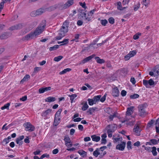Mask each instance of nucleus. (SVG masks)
I'll return each instance as SVG.
<instances>
[{"instance_id":"nucleus-1","label":"nucleus","mask_w":159,"mask_h":159,"mask_svg":"<svg viewBox=\"0 0 159 159\" xmlns=\"http://www.w3.org/2000/svg\"><path fill=\"white\" fill-rule=\"evenodd\" d=\"M69 22L66 20L63 23L62 26L59 31L58 35L55 37L57 40H60L65 36L68 31Z\"/></svg>"},{"instance_id":"nucleus-2","label":"nucleus","mask_w":159,"mask_h":159,"mask_svg":"<svg viewBox=\"0 0 159 159\" xmlns=\"http://www.w3.org/2000/svg\"><path fill=\"white\" fill-rule=\"evenodd\" d=\"M46 21L45 20H43L40 25L34 32L35 36L40 34L43 31L46 26Z\"/></svg>"},{"instance_id":"nucleus-3","label":"nucleus","mask_w":159,"mask_h":159,"mask_svg":"<svg viewBox=\"0 0 159 159\" xmlns=\"http://www.w3.org/2000/svg\"><path fill=\"white\" fill-rule=\"evenodd\" d=\"M146 104H141L138 106V110L139 115L142 117L145 116L147 113L145 111V109L147 106Z\"/></svg>"},{"instance_id":"nucleus-4","label":"nucleus","mask_w":159,"mask_h":159,"mask_svg":"<svg viewBox=\"0 0 159 159\" xmlns=\"http://www.w3.org/2000/svg\"><path fill=\"white\" fill-rule=\"evenodd\" d=\"M24 125L26 131L31 132L34 130L35 129L34 127L29 122L25 123Z\"/></svg>"},{"instance_id":"nucleus-5","label":"nucleus","mask_w":159,"mask_h":159,"mask_svg":"<svg viewBox=\"0 0 159 159\" xmlns=\"http://www.w3.org/2000/svg\"><path fill=\"white\" fill-rule=\"evenodd\" d=\"M141 131V129L139 128V125H135L133 129V131L135 134L137 136L139 135Z\"/></svg>"},{"instance_id":"nucleus-6","label":"nucleus","mask_w":159,"mask_h":159,"mask_svg":"<svg viewBox=\"0 0 159 159\" xmlns=\"http://www.w3.org/2000/svg\"><path fill=\"white\" fill-rule=\"evenodd\" d=\"M73 3V0H68L66 3L64 4L61 5V6L63 9H65L72 5Z\"/></svg>"},{"instance_id":"nucleus-7","label":"nucleus","mask_w":159,"mask_h":159,"mask_svg":"<svg viewBox=\"0 0 159 159\" xmlns=\"http://www.w3.org/2000/svg\"><path fill=\"white\" fill-rule=\"evenodd\" d=\"M73 3V0H68L66 3L64 4L61 5V6L63 9H65L72 5Z\"/></svg>"},{"instance_id":"nucleus-8","label":"nucleus","mask_w":159,"mask_h":159,"mask_svg":"<svg viewBox=\"0 0 159 159\" xmlns=\"http://www.w3.org/2000/svg\"><path fill=\"white\" fill-rule=\"evenodd\" d=\"M125 143L124 142H122L121 143L118 144L116 146V148L120 150H123L125 146Z\"/></svg>"},{"instance_id":"nucleus-9","label":"nucleus","mask_w":159,"mask_h":159,"mask_svg":"<svg viewBox=\"0 0 159 159\" xmlns=\"http://www.w3.org/2000/svg\"><path fill=\"white\" fill-rule=\"evenodd\" d=\"M34 33L31 32L29 34L26 35L24 38V40H29L33 39L35 37Z\"/></svg>"},{"instance_id":"nucleus-10","label":"nucleus","mask_w":159,"mask_h":159,"mask_svg":"<svg viewBox=\"0 0 159 159\" xmlns=\"http://www.w3.org/2000/svg\"><path fill=\"white\" fill-rule=\"evenodd\" d=\"M52 110L50 109H48L46 111L43 112L41 116L43 117H44V119H46L48 118V115L51 113Z\"/></svg>"},{"instance_id":"nucleus-11","label":"nucleus","mask_w":159,"mask_h":159,"mask_svg":"<svg viewBox=\"0 0 159 159\" xmlns=\"http://www.w3.org/2000/svg\"><path fill=\"white\" fill-rule=\"evenodd\" d=\"M112 95L114 97H117L119 95V91L117 87L114 88L112 91Z\"/></svg>"},{"instance_id":"nucleus-12","label":"nucleus","mask_w":159,"mask_h":159,"mask_svg":"<svg viewBox=\"0 0 159 159\" xmlns=\"http://www.w3.org/2000/svg\"><path fill=\"white\" fill-rule=\"evenodd\" d=\"M24 138V135H21L19 137L16 139V143L19 144V146L21 145L23 143V141H22Z\"/></svg>"},{"instance_id":"nucleus-13","label":"nucleus","mask_w":159,"mask_h":159,"mask_svg":"<svg viewBox=\"0 0 159 159\" xmlns=\"http://www.w3.org/2000/svg\"><path fill=\"white\" fill-rule=\"evenodd\" d=\"M9 36V34L7 32H5L2 34L0 35V39H7Z\"/></svg>"},{"instance_id":"nucleus-14","label":"nucleus","mask_w":159,"mask_h":159,"mask_svg":"<svg viewBox=\"0 0 159 159\" xmlns=\"http://www.w3.org/2000/svg\"><path fill=\"white\" fill-rule=\"evenodd\" d=\"M153 72H155L154 76L159 75V66H156L153 70Z\"/></svg>"},{"instance_id":"nucleus-15","label":"nucleus","mask_w":159,"mask_h":159,"mask_svg":"<svg viewBox=\"0 0 159 159\" xmlns=\"http://www.w3.org/2000/svg\"><path fill=\"white\" fill-rule=\"evenodd\" d=\"M60 122V117H54L53 125L55 126H57Z\"/></svg>"},{"instance_id":"nucleus-16","label":"nucleus","mask_w":159,"mask_h":159,"mask_svg":"<svg viewBox=\"0 0 159 159\" xmlns=\"http://www.w3.org/2000/svg\"><path fill=\"white\" fill-rule=\"evenodd\" d=\"M56 100L55 97H49L45 99V102H51L55 101Z\"/></svg>"},{"instance_id":"nucleus-17","label":"nucleus","mask_w":159,"mask_h":159,"mask_svg":"<svg viewBox=\"0 0 159 159\" xmlns=\"http://www.w3.org/2000/svg\"><path fill=\"white\" fill-rule=\"evenodd\" d=\"M133 107H129L127 108V111L126 112V116H129L133 113Z\"/></svg>"},{"instance_id":"nucleus-18","label":"nucleus","mask_w":159,"mask_h":159,"mask_svg":"<svg viewBox=\"0 0 159 159\" xmlns=\"http://www.w3.org/2000/svg\"><path fill=\"white\" fill-rule=\"evenodd\" d=\"M92 140L96 142H98L100 140V137L98 136H97L96 135H93L91 136Z\"/></svg>"},{"instance_id":"nucleus-19","label":"nucleus","mask_w":159,"mask_h":159,"mask_svg":"<svg viewBox=\"0 0 159 159\" xmlns=\"http://www.w3.org/2000/svg\"><path fill=\"white\" fill-rule=\"evenodd\" d=\"M69 39H64L61 42H58L57 43L58 44H60L62 43L60 45V46L64 45L68 43V41Z\"/></svg>"},{"instance_id":"nucleus-20","label":"nucleus","mask_w":159,"mask_h":159,"mask_svg":"<svg viewBox=\"0 0 159 159\" xmlns=\"http://www.w3.org/2000/svg\"><path fill=\"white\" fill-rule=\"evenodd\" d=\"M64 140L65 142V144L66 146H69L67 145V143H70L71 142L70 139L69 137H65L64 139Z\"/></svg>"},{"instance_id":"nucleus-21","label":"nucleus","mask_w":159,"mask_h":159,"mask_svg":"<svg viewBox=\"0 0 159 159\" xmlns=\"http://www.w3.org/2000/svg\"><path fill=\"white\" fill-rule=\"evenodd\" d=\"M78 152L83 157L86 156V152L82 150H79L78 151Z\"/></svg>"},{"instance_id":"nucleus-22","label":"nucleus","mask_w":159,"mask_h":159,"mask_svg":"<svg viewBox=\"0 0 159 159\" xmlns=\"http://www.w3.org/2000/svg\"><path fill=\"white\" fill-rule=\"evenodd\" d=\"M44 12V10L43 9H40L37 10L36 11V15H39L42 14Z\"/></svg>"},{"instance_id":"nucleus-23","label":"nucleus","mask_w":159,"mask_h":159,"mask_svg":"<svg viewBox=\"0 0 159 159\" xmlns=\"http://www.w3.org/2000/svg\"><path fill=\"white\" fill-rule=\"evenodd\" d=\"M97 109V108L96 107L90 108L89 109L87 112H89L90 115H91Z\"/></svg>"},{"instance_id":"nucleus-24","label":"nucleus","mask_w":159,"mask_h":159,"mask_svg":"<svg viewBox=\"0 0 159 159\" xmlns=\"http://www.w3.org/2000/svg\"><path fill=\"white\" fill-rule=\"evenodd\" d=\"M99 148H96V150L93 152V155L96 157H97L100 154V153L99 152Z\"/></svg>"},{"instance_id":"nucleus-25","label":"nucleus","mask_w":159,"mask_h":159,"mask_svg":"<svg viewBox=\"0 0 159 159\" xmlns=\"http://www.w3.org/2000/svg\"><path fill=\"white\" fill-rule=\"evenodd\" d=\"M156 148L155 147H152V149L151 152H152V155L154 156H156L157 155V152L156 151Z\"/></svg>"},{"instance_id":"nucleus-26","label":"nucleus","mask_w":159,"mask_h":159,"mask_svg":"<svg viewBox=\"0 0 159 159\" xmlns=\"http://www.w3.org/2000/svg\"><path fill=\"white\" fill-rule=\"evenodd\" d=\"M30 76L29 75H26L24 77V78L21 81V83H23L25 81H27L28 79H30Z\"/></svg>"},{"instance_id":"nucleus-27","label":"nucleus","mask_w":159,"mask_h":159,"mask_svg":"<svg viewBox=\"0 0 159 159\" xmlns=\"http://www.w3.org/2000/svg\"><path fill=\"white\" fill-rule=\"evenodd\" d=\"M92 58V57L91 56H89L83 60L82 61V63L83 64H84L91 60Z\"/></svg>"},{"instance_id":"nucleus-28","label":"nucleus","mask_w":159,"mask_h":159,"mask_svg":"<svg viewBox=\"0 0 159 159\" xmlns=\"http://www.w3.org/2000/svg\"><path fill=\"white\" fill-rule=\"evenodd\" d=\"M71 69L70 68H67L66 69H64L63 70L61 71L59 73V74L60 75L63 74L67 72H69L71 71Z\"/></svg>"},{"instance_id":"nucleus-29","label":"nucleus","mask_w":159,"mask_h":159,"mask_svg":"<svg viewBox=\"0 0 159 159\" xmlns=\"http://www.w3.org/2000/svg\"><path fill=\"white\" fill-rule=\"evenodd\" d=\"M95 59L98 63L100 64L104 63L105 62L104 60L103 59H100L98 57H96Z\"/></svg>"},{"instance_id":"nucleus-30","label":"nucleus","mask_w":159,"mask_h":159,"mask_svg":"<svg viewBox=\"0 0 159 159\" xmlns=\"http://www.w3.org/2000/svg\"><path fill=\"white\" fill-rule=\"evenodd\" d=\"M89 107L87 102H85L82 107V110L83 111L86 110Z\"/></svg>"},{"instance_id":"nucleus-31","label":"nucleus","mask_w":159,"mask_h":159,"mask_svg":"<svg viewBox=\"0 0 159 159\" xmlns=\"http://www.w3.org/2000/svg\"><path fill=\"white\" fill-rule=\"evenodd\" d=\"M101 97V95H98L95 96L93 97V99L96 103L97 102L99 101Z\"/></svg>"},{"instance_id":"nucleus-32","label":"nucleus","mask_w":159,"mask_h":159,"mask_svg":"<svg viewBox=\"0 0 159 159\" xmlns=\"http://www.w3.org/2000/svg\"><path fill=\"white\" fill-rule=\"evenodd\" d=\"M60 45H56L53 46V47H51L49 48V50L50 51H52L54 50H55L57 49L59 47Z\"/></svg>"},{"instance_id":"nucleus-33","label":"nucleus","mask_w":159,"mask_h":159,"mask_svg":"<svg viewBox=\"0 0 159 159\" xmlns=\"http://www.w3.org/2000/svg\"><path fill=\"white\" fill-rule=\"evenodd\" d=\"M88 101L89 104V105L92 106L94 104H96L95 102H94L93 99L89 98L88 99Z\"/></svg>"},{"instance_id":"nucleus-34","label":"nucleus","mask_w":159,"mask_h":159,"mask_svg":"<svg viewBox=\"0 0 159 159\" xmlns=\"http://www.w3.org/2000/svg\"><path fill=\"white\" fill-rule=\"evenodd\" d=\"M69 96L70 97L71 102L72 103L74 100V99L77 96V95L76 94H72L71 95H69Z\"/></svg>"},{"instance_id":"nucleus-35","label":"nucleus","mask_w":159,"mask_h":159,"mask_svg":"<svg viewBox=\"0 0 159 159\" xmlns=\"http://www.w3.org/2000/svg\"><path fill=\"white\" fill-rule=\"evenodd\" d=\"M63 57L61 56H59L57 57H56L54 58V61H58L61 60Z\"/></svg>"},{"instance_id":"nucleus-36","label":"nucleus","mask_w":159,"mask_h":159,"mask_svg":"<svg viewBox=\"0 0 159 159\" xmlns=\"http://www.w3.org/2000/svg\"><path fill=\"white\" fill-rule=\"evenodd\" d=\"M150 141L151 142L152 145L157 144L158 143V140L156 139H151L150 140Z\"/></svg>"},{"instance_id":"nucleus-37","label":"nucleus","mask_w":159,"mask_h":159,"mask_svg":"<svg viewBox=\"0 0 159 159\" xmlns=\"http://www.w3.org/2000/svg\"><path fill=\"white\" fill-rule=\"evenodd\" d=\"M62 111V109H59L56 113L55 117H60L61 113Z\"/></svg>"},{"instance_id":"nucleus-38","label":"nucleus","mask_w":159,"mask_h":159,"mask_svg":"<svg viewBox=\"0 0 159 159\" xmlns=\"http://www.w3.org/2000/svg\"><path fill=\"white\" fill-rule=\"evenodd\" d=\"M116 113H115L109 116V118L110 121L112 120L114 118L116 117Z\"/></svg>"},{"instance_id":"nucleus-39","label":"nucleus","mask_w":159,"mask_h":159,"mask_svg":"<svg viewBox=\"0 0 159 159\" xmlns=\"http://www.w3.org/2000/svg\"><path fill=\"white\" fill-rule=\"evenodd\" d=\"M143 84L146 87L149 88V86L148 83V80H143Z\"/></svg>"},{"instance_id":"nucleus-40","label":"nucleus","mask_w":159,"mask_h":159,"mask_svg":"<svg viewBox=\"0 0 159 159\" xmlns=\"http://www.w3.org/2000/svg\"><path fill=\"white\" fill-rule=\"evenodd\" d=\"M139 97V95L136 93L134 94L133 95H131L130 96V98L132 99H135L138 98Z\"/></svg>"},{"instance_id":"nucleus-41","label":"nucleus","mask_w":159,"mask_h":159,"mask_svg":"<svg viewBox=\"0 0 159 159\" xmlns=\"http://www.w3.org/2000/svg\"><path fill=\"white\" fill-rule=\"evenodd\" d=\"M127 147L129 150L132 149L131 142V141H129L128 142L127 144Z\"/></svg>"},{"instance_id":"nucleus-42","label":"nucleus","mask_w":159,"mask_h":159,"mask_svg":"<svg viewBox=\"0 0 159 159\" xmlns=\"http://www.w3.org/2000/svg\"><path fill=\"white\" fill-rule=\"evenodd\" d=\"M148 84L150 86L154 85H155V82L152 79H150L148 80Z\"/></svg>"},{"instance_id":"nucleus-43","label":"nucleus","mask_w":159,"mask_h":159,"mask_svg":"<svg viewBox=\"0 0 159 159\" xmlns=\"http://www.w3.org/2000/svg\"><path fill=\"white\" fill-rule=\"evenodd\" d=\"M122 7L121 6V2H117V8L118 9L120 10H123V9H122L121 8Z\"/></svg>"},{"instance_id":"nucleus-44","label":"nucleus","mask_w":159,"mask_h":159,"mask_svg":"<svg viewBox=\"0 0 159 159\" xmlns=\"http://www.w3.org/2000/svg\"><path fill=\"white\" fill-rule=\"evenodd\" d=\"M140 4L138 3L137 5H135L134 6V11H136L138 10L140 7Z\"/></svg>"},{"instance_id":"nucleus-45","label":"nucleus","mask_w":159,"mask_h":159,"mask_svg":"<svg viewBox=\"0 0 159 159\" xmlns=\"http://www.w3.org/2000/svg\"><path fill=\"white\" fill-rule=\"evenodd\" d=\"M115 136L114 135L113 136V139L114 140V142H117L119 140L121 141L122 140V138H115Z\"/></svg>"},{"instance_id":"nucleus-46","label":"nucleus","mask_w":159,"mask_h":159,"mask_svg":"<svg viewBox=\"0 0 159 159\" xmlns=\"http://www.w3.org/2000/svg\"><path fill=\"white\" fill-rule=\"evenodd\" d=\"M10 105V103H7L5 105L3 106L2 107H1V109L2 110H4L5 109H7L9 107Z\"/></svg>"},{"instance_id":"nucleus-47","label":"nucleus","mask_w":159,"mask_h":159,"mask_svg":"<svg viewBox=\"0 0 159 159\" xmlns=\"http://www.w3.org/2000/svg\"><path fill=\"white\" fill-rule=\"evenodd\" d=\"M107 21L106 20H101V23L102 25L105 26L107 23Z\"/></svg>"},{"instance_id":"nucleus-48","label":"nucleus","mask_w":159,"mask_h":159,"mask_svg":"<svg viewBox=\"0 0 159 159\" xmlns=\"http://www.w3.org/2000/svg\"><path fill=\"white\" fill-rule=\"evenodd\" d=\"M108 20L109 23L111 24H113L114 23V19L112 17H111L109 18Z\"/></svg>"},{"instance_id":"nucleus-49","label":"nucleus","mask_w":159,"mask_h":159,"mask_svg":"<svg viewBox=\"0 0 159 159\" xmlns=\"http://www.w3.org/2000/svg\"><path fill=\"white\" fill-rule=\"evenodd\" d=\"M131 57L134 56L136 54V51L135 50L130 51L129 53Z\"/></svg>"},{"instance_id":"nucleus-50","label":"nucleus","mask_w":159,"mask_h":159,"mask_svg":"<svg viewBox=\"0 0 159 159\" xmlns=\"http://www.w3.org/2000/svg\"><path fill=\"white\" fill-rule=\"evenodd\" d=\"M41 70V68L39 67H35L34 69V73H37Z\"/></svg>"},{"instance_id":"nucleus-51","label":"nucleus","mask_w":159,"mask_h":159,"mask_svg":"<svg viewBox=\"0 0 159 159\" xmlns=\"http://www.w3.org/2000/svg\"><path fill=\"white\" fill-rule=\"evenodd\" d=\"M16 25L18 30L21 29L24 26V24L21 23L19 24Z\"/></svg>"},{"instance_id":"nucleus-52","label":"nucleus","mask_w":159,"mask_h":159,"mask_svg":"<svg viewBox=\"0 0 159 159\" xmlns=\"http://www.w3.org/2000/svg\"><path fill=\"white\" fill-rule=\"evenodd\" d=\"M132 57L129 54V53H128V54L126 55L125 57V61H127L130 58V57Z\"/></svg>"},{"instance_id":"nucleus-53","label":"nucleus","mask_w":159,"mask_h":159,"mask_svg":"<svg viewBox=\"0 0 159 159\" xmlns=\"http://www.w3.org/2000/svg\"><path fill=\"white\" fill-rule=\"evenodd\" d=\"M106 96V94H105L101 98H100V100L102 102H104Z\"/></svg>"},{"instance_id":"nucleus-54","label":"nucleus","mask_w":159,"mask_h":159,"mask_svg":"<svg viewBox=\"0 0 159 159\" xmlns=\"http://www.w3.org/2000/svg\"><path fill=\"white\" fill-rule=\"evenodd\" d=\"M39 93H42L45 92L44 88H42L39 90Z\"/></svg>"},{"instance_id":"nucleus-55","label":"nucleus","mask_w":159,"mask_h":159,"mask_svg":"<svg viewBox=\"0 0 159 159\" xmlns=\"http://www.w3.org/2000/svg\"><path fill=\"white\" fill-rule=\"evenodd\" d=\"M79 3L80 5L84 9H86L87 8V7L86 6V4L84 2V3L80 2Z\"/></svg>"},{"instance_id":"nucleus-56","label":"nucleus","mask_w":159,"mask_h":159,"mask_svg":"<svg viewBox=\"0 0 159 159\" xmlns=\"http://www.w3.org/2000/svg\"><path fill=\"white\" fill-rule=\"evenodd\" d=\"M121 94L122 96L124 97L126 95V92L125 90H122L121 92Z\"/></svg>"},{"instance_id":"nucleus-57","label":"nucleus","mask_w":159,"mask_h":159,"mask_svg":"<svg viewBox=\"0 0 159 159\" xmlns=\"http://www.w3.org/2000/svg\"><path fill=\"white\" fill-rule=\"evenodd\" d=\"M152 149V148L149 147H145V150H147L149 152H151Z\"/></svg>"},{"instance_id":"nucleus-58","label":"nucleus","mask_w":159,"mask_h":159,"mask_svg":"<svg viewBox=\"0 0 159 159\" xmlns=\"http://www.w3.org/2000/svg\"><path fill=\"white\" fill-rule=\"evenodd\" d=\"M130 81L133 84H134L136 83V81L134 78L131 77L130 79Z\"/></svg>"},{"instance_id":"nucleus-59","label":"nucleus","mask_w":159,"mask_h":159,"mask_svg":"<svg viewBox=\"0 0 159 159\" xmlns=\"http://www.w3.org/2000/svg\"><path fill=\"white\" fill-rule=\"evenodd\" d=\"M58 150L57 149H55L52 151V153L54 154H57L58 152Z\"/></svg>"},{"instance_id":"nucleus-60","label":"nucleus","mask_w":159,"mask_h":159,"mask_svg":"<svg viewBox=\"0 0 159 159\" xmlns=\"http://www.w3.org/2000/svg\"><path fill=\"white\" fill-rule=\"evenodd\" d=\"M134 146H136L137 147H139V146H140V143L139 141H137V142L135 143L134 144Z\"/></svg>"},{"instance_id":"nucleus-61","label":"nucleus","mask_w":159,"mask_h":159,"mask_svg":"<svg viewBox=\"0 0 159 159\" xmlns=\"http://www.w3.org/2000/svg\"><path fill=\"white\" fill-rule=\"evenodd\" d=\"M3 2H1L0 3V13L1 11L3 9Z\"/></svg>"},{"instance_id":"nucleus-62","label":"nucleus","mask_w":159,"mask_h":159,"mask_svg":"<svg viewBox=\"0 0 159 159\" xmlns=\"http://www.w3.org/2000/svg\"><path fill=\"white\" fill-rule=\"evenodd\" d=\"M139 35H140V34L134 35L133 36V39L135 40L138 39L139 38Z\"/></svg>"},{"instance_id":"nucleus-63","label":"nucleus","mask_w":159,"mask_h":159,"mask_svg":"<svg viewBox=\"0 0 159 159\" xmlns=\"http://www.w3.org/2000/svg\"><path fill=\"white\" fill-rule=\"evenodd\" d=\"M82 120V119L80 117H78L76 119H75L74 120V122H79L81 121Z\"/></svg>"},{"instance_id":"nucleus-64","label":"nucleus","mask_w":159,"mask_h":159,"mask_svg":"<svg viewBox=\"0 0 159 159\" xmlns=\"http://www.w3.org/2000/svg\"><path fill=\"white\" fill-rule=\"evenodd\" d=\"M27 98V97L26 96H25L23 97H22V98H20V100H21L23 101H25Z\"/></svg>"}]
</instances>
